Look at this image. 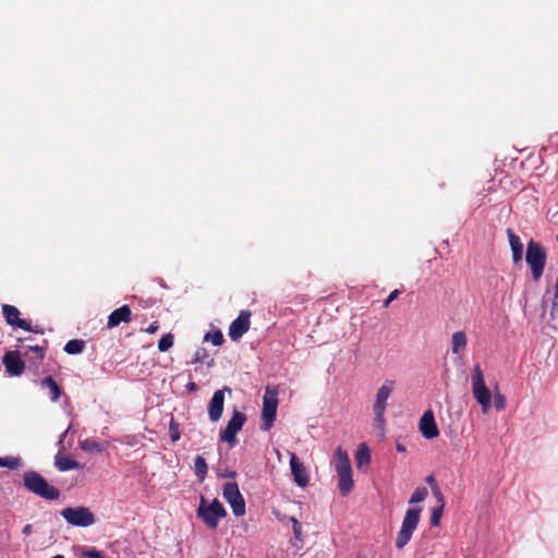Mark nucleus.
<instances>
[{"label":"nucleus","instance_id":"obj_27","mask_svg":"<svg viewBox=\"0 0 558 558\" xmlns=\"http://www.w3.org/2000/svg\"><path fill=\"white\" fill-rule=\"evenodd\" d=\"M80 448L85 452H100L101 447L99 442L94 438H87L80 441Z\"/></svg>","mask_w":558,"mask_h":558},{"label":"nucleus","instance_id":"obj_9","mask_svg":"<svg viewBox=\"0 0 558 558\" xmlns=\"http://www.w3.org/2000/svg\"><path fill=\"white\" fill-rule=\"evenodd\" d=\"M393 381L392 380H386L383 386L378 389L376 395V400L374 403V413H375V422L377 423L378 427L380 429H384L385 426V410H386V402L389 398V396L392 392L393 389Z\"/></svg>","mask_w":558,"mask_h":558},{"label":"nucleus","instance_id":"obj_42","mask_svg":"<svg viewBox=\"0 0 558 558\" xmlns=\"http://www.w3.org/2000/svg\"><path fill=\"white\" fill-rule=\"evenodd\" d=\"M426 483L430 486L432 489L434 485H437V482L433 475H428L426 477Z\"/></svg>","mask_w":558,"mask_h":558},{"label":"nucleus","instance_id":"obj_51","mask_svg":"<svg viewBox=\"0 0 558 558\" xmlns=\"http://www.w3.org/2000/svg\"><path fill=\"white\" fill-rule=\"evenodd\" d=\"M557 242H558V234H557Z\"/></svg>","mask_w":558,"mask_h":558},{"label":"nucleus","instance_id":"obj_36","mask_svg":"<svg viewBox=\"0 0 558 558\" xmlns=\"http://www.w3.org/2000/svg\"><path fill=\"white\" fill-rule=\"evenodd\" d=\"M496 410L500 411L505 408L506 404V398L501 393H496L495 401H494Z\"/></svg>","mask_w":558,"mask_h":558},{"label":"nucleus","instance_id":"obj_5","mask_svg":"<svg viewBox=\"0 0 558 558\" xmlns=\"http://www.w3.org/2000/svg\"><path fill=\"white\" fill-rule=\"evenodd\" d=\"M525 259L531 267L533 280L537 282L544 272L546 263V253L544 247L539 243L531 240L527 243Z\"/></svg>","mask_w":558,"mask_h":558},{"label":"nucleus","instance_id":"obj_31","mask_svg":"<svg viewBox=\"0 0 558 558\" xmlns=\"http://www.w3.org/2000/svg\"><path fill=\"white\" fill-rule=\"evenodd\" d=\"M21 459L20 458H0V466H5L10 470H15L20 468Z\"/></svg>","mask_w":558,"mask_h":558},{"label":"nucleus","instance_id":"obj_21","mask_svg":"<svg viewBox=\"0 0 558 558\" xmlns=\"http://www.w3.org/2000/svg\"><path fill=\"white\" fill-rule=\"evenodd\" d=\"M468 344V338L464 331H456L451 337V351L453 354L463 353Z\"/></svg>","mask_w":558,"mask_h":558},{"label":"nucleus","instance_id":"obj_43","mask_svg":"<svg viewBox=\"0 0 558 558\" xmlns=\"http://www.w3.org/2000/svg\"><path fill=\"white\" fill-rule=\"evenodd\" d=\"M32 532H33V525L26 524L23 529V534L27 536V535L32 534Z\"/></svg>","mask_w":558,"mask_h":558},{"label":"nucleus","instance_id":"obj_14","mask_svg":"<svg viewBox=\"0 0 558 558\" xmlns=\"http://www.w3.org/2000/svg\"><path fill=\"white\" fill-rule=\"evenodd\" d=\"M418 429L426 439H434L438 437L439 429L432 410H427L423 413L420 418Z\"/></svg>","mask_w":558,"mask_h":558},{"label":"nucleus","instance_id":"obj_48","mask_svg":"<svg viewBox=\"0 0 558 558\" xmlns=\"http://www.w3.org/2000/svg\"><path fill=\"white\" fill-rule=\"evenodd\" d=\"M390 303H391V301L387 298V299H386V301H385V303H384V306H385V307H388Z\"/></svg>","mask_w":558,"mask_h":558},{"label":"nucleus","instance_id":"obj_49","mask_svg":"<svg viewBox=\"0 0 558 558\" xmlns=\"http://www.w3.org/2000/svg\"><path fill=\"white\" fill-rule=\"evenodd\" d=\"M555 290H556V292H555V293H558V277H557V281H556Z\"/></svg>","mask_w":558,"mask_h":558},{"label":"nucleus","instance_id":"obj_47","mask_svg":"<svg viewBox=\"0 0 558 558\" xmlns=\"http://www.w3.org/2000/svg\"><path fill=\"white\" fill-rule=\"evenodd\" d=\"M187 387H189L190 390H196V388H197L196 384H194V383L189 384Z\"/></svg>","mask_w":558,"mask_h":558},{"label":"nucleus","instance_id":"obj_33","mask_svg":"<svg viewBox=\"0 0 558 558\" xmlns=\"http://www.w3.org/2000/svg\"><path fill=\"white\" fill-rule=\"evenodd\" d=\"M205 340H210L214 345H221L223 343V335L217 330L213 333H207Z\"/></svg>","mask_w":558,"mask_h":558},{"label":"nucleus","instance_id":"obj_15","mask_svg":"<svg viewBox=\"0 0 558 558\" xmlns=\"http://www.w3.org/2000/svg\"><path fill=\"white\" fill-rule=\"evenodd\" d=\"M225 390H217L208 404V416L211 422L220 420L223 412Z\"/></svg>","mask_w":558,"mask_h":558},{"label":"nucleus","instance_id":"obj_38","mask_svg":"<svg viewBox=\"0 0 558 558\" xmlns=\"http://www.w3.org/2000/svg\"><path fill=\"white\" fill-rule=\"evenodd\" d=\"M432 492H433V495L435 496V498L437 499L438 505L445 506V498H444V495L441 494L438 485H434Z\"/></svg>","mask_w":558,"mask_h":558},{"label":"nucleus","instance_id":"obj_11","mask_svg":"<svg viewBox=\"0 0 558 558\" xmlns=\"http://www.w3.org/2000/svg\"><path fill=\"white\" fill-rule=\"evenodd\" d=\"M2 314L5 318V322L10 326L19 327L23 330L43 333V329L39 326L33 327L29 322L20 318V311L14 305L3 304L2 305Z\"/></svg>","mask_w":558,"mask_h":558},{"label":"nucleus","instance_id":"obj_24","mask_svg":"<svg viewBox=\"0 0 558 558\" xmlns=\"http://www.w3.org/2000/svg\"><path fill=\"white\" fill-rule=\"evenodd\" d=\"M86 343L82 339H72L64 345V351L68 354H80L83 352Z\"/></svg>","mask_w":558,"mask_h":558},{"label":"nucleus","instance_id":"obj_29","mask_svg":"<svg viewBox=\"0 0 558 558\" xmlns=\"http://www.w3.org/2000/svg\"><path fill=\"white\" fill-rule=\"evenodd\" d=\"M174 337L172 333L163 335L158 341V349L161 352L168 351L173 345Z\"/></svg>","mask_w":558,"mask_h":558},{"label":"nucleus","instance_id":"obj_16","mask_svg":"<svg viewBox=\"0 0 558 558\" xmlns=\"http://www.w3.org/2000/svg\"><path fill=\"white\" fill-rule=\"evenodd\" d=\"M132 320V311L129 305H122L114 310L108 317L107 327L109 329L119 326L121 323H129Z\"/></svg>","mask_w":558,"mask_h":558},{"label":"nucleus","instance_id":"obj_12","mask_svg":"<svg viewBox=\"0 0 558 558\" xmlns=\"http://www.w3.org/2000/svg\"><path fill=\"white\" fill-rule=\"evenodd\" d=\"M2 363L11 376H20L24 373L25 363L17 351H8L2 357Z\"/></svg>","mask_w":558,"mask_h":558},{"label":"nucleus","instance_id":"obj_6","mask_svg":"<svg viewBox=\"0 0 558 558\" xmlns=\"http://www.w3.org/2000/svg\"><path fill=\"white\" fill-rule=\"evenodd\" d=\"M422 508H409L402 521L401 529L396 538V547L402 549L411 539L420 522Z\"/></svg>","mask_w":558,"mask_h":558},{"label":"nucleus","instance_id":"obj_41","mask_svg":"<svg viewBox=\"0 0 558 558\" xmlns=\"http://www.w3.org/2000/svg\"><path fill=\"white\" fill-rule=\"evenodd\" d=\"M159 329V323L156 320V322H153L146 329H145V332L147 333H155L157 332Z\"/></svg>","mask_w":558,"mask_h":558},{"label":"nucleus","instance_id":"obj_1","mask_svg":"<svg viewBox=\"0 0 558 558\" xmlns=\"http://www.w3.org/2000/svg\"><path fill=\"white\" fill-rule=\"evenodd\" d=\"M25 488L46 500H57L60 497V490L50 485L45 477L36 471H26L23 475Z\"/></svg>","mask_w":558,"mask_h":558},{"label":"nucleus","instance_id":"obj_32","mask_svg":"<svg viewBox=\"0 0 558 558\" xmlns=\"http://www.w3.org/2000/svg\"><path fill=\"white\" fill-rule=\"evenodd\" d=\"M445 506L438 505L437 507L433 508L432 515H430V523L434 526H437L439 524L440 518L442 515Z\"/></svg>","mask_w":558,"mask_h":558},{"label":"nucleus","instance_id":"obj_34","mask_svg":"<svg viewBox=\"0 0 558 558\" xmlns=\"http://www.w3.org/2000/svg\"><path fill=\"white\" fill-rule=\"evenodd\" d=\"M82 555L85 558H105V554L96 548H87Z\"/></svg>","mask_w":558,"mask_h":558},{"label":"nucleus","instance_id":"obj_4","mask_svg":"<svg viewBox=\"0 0 558 558\" xmlns=\"http://www.w3.org/2000/svg\"><path fill=\"white\" fill-rule=\"evenodd\" d=\"M235 472L230 471L222 474L223 477L230 481L226 482L222 487V496L225 500L231 506L235 515L244 514V499L241 495L238 483L234 481Z\"/></svg>","mask_w":558,"mask_h":558},{"label":"nucleus","instance_id":"obj_8","mask_svg":"<svg viewBox=\"0 0 558 558\" xmlns=\"http://www.w3.org/2000/svg\"><path fill=\"white\" fill-rule=\"evenodd\" d=\"M62 518L73 526L86 527L96 522L95 514L86 507H68L61 510Z\"/></svg>","mask_w":558,"mask_h":558},{"label":"nucleus","instance_id":"obj_37","mask_svg":"<svg viewBox=\"0 0 558 558\" xmlns=\"http://www.w3.org/2000/svg\"><path fill=\"white\" fill-rule=\"evenodd\" d=\"M207 357V352L204 348L198 349L193 357V363L203 362Z\"/></svg>","mask_w":558,"mask_h":558},{"label":"nucleus","instance_id":"obj_44","mask_svg":"<svg viewBox=\"0 0 558 558\" xmlns=\"http://www.w3.org/2000/svg\"><path fill=\"white\" fill-rule=\"evenodd\" d=\"M399 294H400V291L398 289H396L389 294L388 299L392 302L393 300H396L399 296Z\"/></svg>","mask_w":558,"mask_h":558},{"label":"nucleus","instance_id":"obj_20","mask_svg":"<svg viewBox=\"0 0 558 558\" xmlns=\"http://www.w3.org/2000/svg\"><path fill=\"white\" fill-rule=\"evenodd\" d=\"M54 464H56V468L61 472L83 469V464H81L78 461H75L68 456H61V454L56 456Z\"/></svg>","mask_w":558,"mask_h":558},{"label":"nucleus","instance_id":"obj_7","mask_svg":"<svg viewBox=\"0 0 558 558\" xmlns=\"http://www.w3.org/2000/svg\"><path fill=\"white\" fill-rule=\"evenodd\" d=\"M278 408V392L276 389L266 388L263 398L262 426L263 430H269L276 421Z\"/></svg>","mask_w":558,"mask_h":558},{"label":"nucleus","instance_id":"obj_2","mask_svg":"<svg viewBox=\"0 0 558 558\" xmlns=\"http://www.w3.org/2000/svg\"><path fill=\"white\" fill-rule=\"evenodd\" d=\"M471 383L475 400L481 405L483 413H487L492 405V393L485 384L480 364L473 365Z\"/></svg>","mask_w":558,"mask_h":558},{"label":"nucleus","instance_id":"obj_23","mask_svg":"<svg viewBox=\"0 0 558 558\" xmlns=\"http://www.w3.org/2000/svg\"><path fill=\"white\" fill-rule=\"evenodd\" d=\"M335 469L337 473L352 469L348 453L340 447L335 452Z\"/></svg>","mask_w":558,"mask_h":558},{"label":"nucleus","instance_id":"obj_22","mask_svg":"<svg viewBox=\"0 0 558 558\" xmlns=\"http://www.w3.org/2000/svg\"><path fill=\"white\" fill-rule=\"evenodd\" d=\"M243 333H244V311H241L239 313V316L236 317V319L233 320V323L230 325L228 335L232 340L236 341L242 337Z\"/></svg>","mask_w":558,"mask_h":558},{"label":"nucleus","instance_id":"obj_28","mask_svg":"<svg viewBox=\"0 0 558 558\" xmlns=\"http://www.w3.org/2000/svg\"><path fill=\"white\" fill-rule=\"evenodd\" d=\"M427 495H428L427 488L424 486H420V487L415 488L414 493L412 494V496L409 500V504L413 505V504L424 501L426 499Z\"/></svg>","mask_w":558,"mask_h":558},{"label":"nucleus","instance_id":"obj_46","mask_svg":"<svg viewBox=\"0 0 558 558\" xmlns=\"http://www.w3.org/2000/svg\"><path fill=\"white\" fill-rule=\"evenodd\" d=\"M250 312L246 311V316H245V319H246V330L248 329L250 327Z\"/></svg>","mask_w":558,"mask_h":558},{"label":"nucleus","instance_id":"obj_13","mask_svg":"<svg viewBox=\"0 0 558 558\" xmlns=\"http://www.w3.org/2000/svg\"><path fill=\"white\" fill-rule=\"evenodd\" d=\"M290 468L295 484L300 487L307 486L310 482L307 470L295 453H290Z\"/></svg>","mask_w":558,"mask_h":558},{"label":"nucleus","instance_id":"obj_45","mask_svg":"<svg viewBox=\"0 0 558 558\" xmlns=\"http://www.w3.org/2000/svg\"><path fill=\"white\" fill-rule=\"evenodd\" d=\"M396 449L398 452H405V447L400 442H397Z\"/></svg>","mask_w":558,"mask_h":558},{"label":"nucleus","instance_id":"obj_30","mask_svg":"<svg viewBox=\"0 0 558 558\" xmlns=\"http://www.w3.org/2000/svg\"><path fill=\"white\" fill-rule=\"evenodd\" d=\"M169 435L173 442L178 441L181 438L180 434V424L172 416L169 422Z\"/></svg>","mask_w":558,"mask_h":558},{"label":"nucleus","instance_id":"obj_18","mask_svg":"<svg viewBox=\"0 0 558 558\" xmlns=\"http://www.w3.org/2000/svg\"><path fill=\"white\" fill-rule=\"evenodd\" d=\"M338 487L342 496H348L353 488L352 469L338 472Z\"/></svg>","mask_w":558,"mask_h":558},{"label":"nucleus","instance_id":"obj_26","mask_svg":"<svg viewBox=\"0 0 558 558\" xmlns=\"http://www.w3.org/2000/svg\"><path fill=\"white\" fill-rule=\"evenodd\" d=\"M356 465L361 468L364 463L368 464L371 461L369 449L365 444H361L355 456Z\"/></svg>","mask_w":558,"mask_h":558},{"label":"nucleus","instance_id":"obj_35","mask_svg":"<svg viewBox=\"0 0 558 558\" xmlns=\"http://www.w3.org/2000/svg\"><path fill=\"white\" fill-rule=\"evenodd\" d=\"M290 521L292 522V525H293V534H294V537L296 539H301V536H302V527H301V524L299 523V521L294 518V517H291L290 518Z\"/></svg>","mask_w":558,"mask_h":558},{"label":"nucleus","instance_id":"obj_39","mask_svg":"<svg viewBox=\"0 0 558 558\" xmlns=\"http://www.w3.org/2000/svg\"><path fill=\"white\" fill-rule=\"evenodd\" d=\"M27 349L38 354V360L41 362L45 359V350L40 345H28Z\"/></svg>","mask_w":558,"mask_h":558},{"label":"nucleus","instance_id":"obj_50","mask_svg":"<svg viewBox=\"0 0 558 558\" xmlns=\"http://www.w3.org/2000/svg\"><path fill=\"white\" fill-rule=\"evenodd\" d=\"M51 558H64V556L63 555H56V556H53Z\"/></svg>","mask_w":558,"mask_h":558},{"label":"nucleus","instance_id":"obj_19","mask_svg":"<svg viewBox=\"0 0 558 558\" xmlns=\"http://www.w3.org/2000/svg\"><path fill=\"white\" fill-rule=\"evenodd\" d=\"M40 387L43 389L49 390V398L52 402H57L62 395L61 387L58 385V383L51 376L45 377L40 381Z\"/></svg>","mask_w":558,"mask_h":558},{"label":"nucleus","instance_id":"obj_10","mask_svg":"<svg viewBox=\"0 0 558 558\" xmlns=\"http://www.w3.org/2000/svg\"><path fill=\"white\" fill-rule=\"evenodd\" d=\"M244 424V414L234 410L233 416L228 422L225 429L220 432V441L227 442L230 448L238 444L236 434L242 429Z\"/></svg>","mask_w":558,"mask_h":558},{"label":"nucleus","instance_id":"obj_25","mask_svg":"<svg viewBox=\"0 0 558 558\" xmlns=\"http://www.w3.org/2000/svg\"><path fill=\"white\" fill-rule=\"evenodd\" d=\"M207 463L206 460L202 456H197L194 461V472L196 477L202 482L204 481L207 474Z\"/></svg>","mask_w":558,"mask_h":558},{"label":"nucleus","instance_id":"obj_3","mask_svg":"<svg viewBox=\"0 0 558 558\" xmlns=\"http://www.w3.org/2000/svg\"><path fill=\"white\" fill-rule=\"evenodd\" d=\"M197 517L210 529L215 530L219 520L227 515V511L218 499L208 502L204 497L201 498L197 508Z\"/></svg>","mask_w":558,"mask_h":558},{"label":"nucleus","instance_id":"obj_40","mask_svg":"<svg viewBox=\"0 0 558 558\" xmlns=\"http://www.w3.org/2000/svg\"><path fill=\"white\" fill-rule=\"evenodd\" d=\"M558 313V293H555L553 303H551V310H550V316L551 318L555 317V314Z\"/></svg>","mask_w":558,"mask_h":558},{"label":"nucleus","instance_id":"obj_17","mask_svg":"<svg viewBox=\"0 0 558 558\" xmlns=\"http://www.w3.org/2000/svg\"><path fill=\"white\" fill-rule=\"evenodd\" d=\"M507 235L512 251V259L518 263L523 256V245L520 238L511 229H507Z\"/></svg>","mask_w":558,"mask_h":558}]
</instances>
